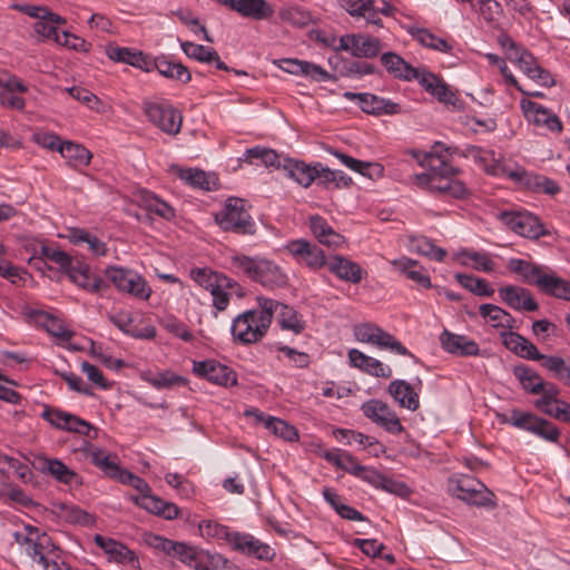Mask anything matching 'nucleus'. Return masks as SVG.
<instances>
[{
    "label": "nucleus",
    "instance_id": "nucleus-37",
    "mask_svg": "<svg viewBox=\"0 0 570 570\" xmlns=\"http://www.w3.org/2000/svg\"><path fill=\"white\" fill-rule=\"evenodd\" d=\"M381 62L390 75L394 78L411 81L420 77L421 70L412 67L401 56L394 52H385L381 57Z\"/></svg>",
    "mask_w": 570,
    "mask_h": 570
},
{
    "label": "nucleus",
    "instance_id": "nucleus-46",
    "mask_svg": "<svg viewBox=\"0 0 570 570\" xmlns=\"http://www.w3.org/2000/svg\"><path fill=\"white\" fill-rule=\"evenodd\" d=\"M283 158L275 150L255 146L245 150L243 160L257 165L258 161L265 167L282 169Z\"/></svg>",
    "mask_w": 570,
    "mask_h": 570
},
{
    "label": "nucleus",
    "instance_id": "nucleus-25",
    "mask_svg": "<svg viewBox=\"0 0 570 570\" xmlns=\"http://www.w3.org/2000/svg\"><path fill=\"white\" fill-rule=\"evenodd\" d=\"M69 279L78 287L89 293H97L106 288L105 282L90 272L89 265L81 262H71L66 269Z\"/></svg>",
    "mask_w": 570,
    "mask_h": 570
},
{
    "label": "nucleus",
    "instance_id": "nucleus-11",
    "mask_svg": "<svg viewBox=\"0 0 570 570\" xmlns=\"http://www.w3.org/2000/svg\"><path fill=\"white\" fill-rule=\"evenodd\" d=\"M142 109L148 120L164 132L175 136L180 131L183 116L170 101H145Z\"/></svg>",
    "mask_w": 570,
    "mask_h": 570
},
{
    "label": "nucleus",
    "instance_id": "nucleus-48",
    "mask_svg": "<svg viewBox=\"0 0 570 570\" xmlns=\"http://www.w3.org/2000/svg\"><path fill=\"white\" fill-rule=\"evenodd\" d=\"M41 471L43 473L50 474L58 482L65 484H73L79 482L78 474L58 459L45 458L42 460Z\"/></svg>",
    "mask_w": 570,
    "mask_h": 570
},
{
    "label": "nucleus",
    "instance_id": "nucleus-27",
    "mask_svg": "<svg viewBox=\"0 0 570 570\" xmlns=\"http://www.w3.org/2000/svg\"><path fill=\"white\" fill-rule=\"evenodd\" d=\"M426 92L444 105L455 106L458 97L455 92L436 75L422 70L416 79Z\"/></svg>",
    "mask_w": 570,
    "mask_h": 570
},
{
    "label": "nucleus",
    "instance_id": "nucleus-10",
    "mask_svg": "<svg viewBox=\"0 0 570 570\" xmlns=\"http://www.w3.org/2000/svg\"><path fill=\"white\" fill-rule=\"evenodd\" d=\"M269 325L266 318L256 315L254 311H245L233 320L232 335L234 341L249 345L259 342L267 333Z\"/></svg>",
    "mask_w": 570,
    "mask_h": 570
},
{
    "label": "nucleus",
    "instance_id": "nucleus-44",
    "mask_svg": "<svg viewBox=\"0 0 570 570\" xmlns=\"http://www.w3.org/2000/svg\"><path fill=\"white\" fill-rule=\"evenodd\" d=\"M59 154L73 169L87 167L92 158L91 153L85 146L72 141H65Z\"/></svg>",
    "mask_w": 570,
    "mask_h": 570
},
{
    "label": "nucleus",
    "instance_id": "nucleus-21",
    "mask_svg": "<svg viewBox=\"0 0 570 570\" xmlns=\"http://www.w3.org/2000/svg\"><path fill=\"white\" fill-rule=\"evenodd\" d=\"M193 371L199 377H204L217 385L233 386L237 383L236 373L227 365L214 360L195 362Z\"/></svg>",
    "mask_w": 570,
    "mask_h": 570
},
{
    "label": "nucleus",
    "instance_id": "nucleus-51",
    "mask_svg": "<svg viewBox=\"0 0 570 570\" xmlns=\"http://www.w3.org/2000/svg\"><path fill=\"white\" fill-rule=\"evenodd\" d=\"M543 175L528 171L521 166L514 165L508 171V179L512 180L517 186L528 189L532 193H538Z\"/></svg>",
    "mask_w": 570,
    "mask_h": 570
},
{
    "label": "nucleus",
    "instance_id": "nucleus-52",
    "mask_svg": "<svg viewBox=\"0 0 570 570\" xmlns=\"http://www.w3.org/2000/svg\"><path fill=\"white\" fill-rule=\"evenodd\" d=\"M37 322L52 336L57 337L61 342H68L71 336L72 332L67 328L65 323L56 317L55 315L47 313V312H40L37 315Z\"/></svg>",
    "mask_w": 570,
    "mask_h": 570
},
{
    "label": "nucleus",
    "instance_id": "nucleus-7",
    "mask_svg": "<svg viewBox=\"0 0 570 570\" xmlns=\"http://www.w3.org/2000/svg\"><path fill=\"white\" fill-rule=\"evenodd\" d=\"M105 277L115 288L140 301H148L153 289L138 272L117 265L107 266Z\"/></svg>",
    "mask_w": 570,
    "mask_h": 570
},
{
    "label": "nucleus",
    "instance_id": "nucleus-64",
    "mask_svg": "<svg viewBox=\"0 0 570 570\" xmlns=\"http://www.w3.org/2000/svg\"><path fill=\"white\" fill-rule=\"evenodd\" d=\"M198 570H237V568L225 557L219 553H210L205 551L200 556Z\"/></svg>",
    "mask_w": 570,
    "mask_h": 570
},
{
    "label": "nucleus",
    "instance_id": "nucleus-13",
    "mask_svg": "<svg viewBox=\"0 0 570 570\" xmlns=\"http://www.w3.org/2000/svg\"><path fill=\"white\" fill-rule=\"evenodd\" d=\"M499 218L515 234L537 239L547 234L538 217L527 212H501Z\"/></svg>",
    "mask_w": 570,
    "mask_h": 570
},
{
    "label": "nucleus",
    "instance_id": "nucleus-60",
    "mask_svg": "<svg viewBox=\"0 0 570 570\" xmlns=\"http://www.w3.org/2000/svg\"><path fill=\"white\" fill-rule=\"evenodd\" d=\"M514 374L529 393L539 394L543 389V380L534 370L528 366H515Z\"/></svg>",
    "mask_w": 570,
    "mask_h": 570
},
{
    "label": "nucleus",
    "instance_id": "nucleus-17",
    "mask_svg": "<svg viewBox=\"0 0 570 570\" xmlns=\"http://www.w3.org/2000/svg\"><path fill=\"white\" fill-rule=\"evenodd\" d=\"M338 49L357 58H374L380 53L382 43L377 38L363 33L345 35L340 38Z\"/></svg>",
    "mask_w": 570,
    "mask_h": 570
},
{
    "label": "nucleus",
    "instance_id": "nucleus-56",
    "mask_svg": "<svg viewBox=\"0 0 570 570\" xmlns=\"http://www.w3.org/2000/svg\"><path fill=\"white\" fill-rule=\"evenodd\" d=\"M200 535L207 540H215L218 543H228L233 532L226 525L213 520H203L198 524Z\"/></svg>",
    "mask_w": 570,
    "mask_h": 570
},
{
    "label": "nucleus",
    "instance_id": "nucleus-28",
    "mask_svg": "<svg viewBox=\"0 0 570 570\" xmlns=\"http://www.w3.org/2000/svg\"><path fill=\"white\" fill-rule=\"evenodd\" d=\"M350 365L360 371L375 376L389 379L392 376V368L377 358L366 355L357 348H351L347 353Z\"/></svg>",
    "mask_w": 570,
    "mask_h": 570
},
{
    "label": "nucleus",
    "instance_id": "nucleus-45",
    "mask_svg": "<svg viewBox=\"0 0 570 570\" xmlns=\"http://www.w3.org/2000/svg\"><path fill=\"white\" fill-rule=\"evenodd\" d=\"M503 343L517 355L531 361H539L541 353L537 346L518 333L509 332L504 335Z\"/></svg>",
    "mask_w": 570,
    "mask_h": 570
},
{
    "label": "nucleus",
    "instance_id": "nucleus-47",
    "mask_svg": "<svg viewBox=\"0 0 570 570\" xmlns=\"http://www.w3.org/2000/svg\"><path fill=\"white\" fill-rule=\"evenodd\" d=\"M455 258L463 266H471L476 271L489 273L494 269V262L488 253L476 252L468 248L460 249Z\"/></svg>",
    "mask_w": 570,
    "mask_h": 570
},
{
    "label": "nucleus",
    "instance_id": "nucleus-58",
    "mask_svg": "<svg viewBox=\"0 0 570 570\" xmlns=\"http://www.w3.org/2000/svg\"><path fill=\"white\" fill-rule=\"evenodd\" d=\"M455 279L462 287L478 296L491 297L494 294V288L483 278L458 273L455 274Z\"/></svg>",
    "mask_w": 570,
    "mask_h": 570
},
{
    "label": "nucleus",
    "instance_id": "nucleus-15",
    "mask_svg": "<svg viewBox=\"0 0 570 570\" xmlns=\"http://www.w3.org/2000/svg\"><path fill=\"white\" fill-rule=\"evenodd\" d=\"M41 417L58 430L90 436L91 424L81 417L57 407L46 406Z\"/></svg>",
    "mask_w": 570,
    "mask_h": 570
},
{
    "label": "nucleus",
    "instance_id": "nucleus-16",
    "mask_svg": "<svg viewBox=\"0 0 570 570\" xmlns=\"http://www.w3.org/2000/svg\"><path fill=\"white\" fill-rule=\"evenodd\" d=\"M285 248L297 263L313 271L326 266L327 259L324 252L306 239L299 238L291 240Z\"/></svg>",
    "mask_w": 570,
    "mask_h": 570
},
{
    "label": "nucleus",
    "instance_id": "nucleus-63",
    "mask_svg": "<svg viewBox=\"0 0 570 570\" xmlns=\"http://www.w3.org/2000/svg\"><path fill=\"white\" fill-rule=\"evenodd\" d=\"M462 3H468L472 10L478 11L482 18L491 22L500 16L502 8L497 0H459Z\"/></svg>",
    "mask_w": 570,
    "mask_h": 570
},
{
    "label": "nucleus",
    "instance_id": "nucleus-30",
    "mask_svg": "<svg viewBox=\"0 0 570 570\" xmlns=\"http://www.w3.org/2000/svg\"><path fill=\"white\" fill-rule=\"evenodd\" d=\"M106 55L112 61L127 63L150 72V58L140 50L109 45L106 47Z\"/></svg>",
    "mask_w": 570,
    "mask_h": 570
},
{
    "label": "nucleus",
    "instance_id": "nucleus-18",
    "mask_svg": "<svg viewBox=\"0 0 570 570\" xmlns=\"http://www.w3.org/2000/svg\"><path fill=\"white\" fill-rule=\"evenodd\" d=\"M155 547L169 556L176 557L179 561L195 570L199 569L200 556L205 553L204 550H198L193 546L163 537H155Z\"/></svg>",
    "mask_w": 570,
    "mask_h": 570
},
{
    "label": "nucleus",
    "instance_id": "nucleus-8",
    "mask_svg": "<svg viewBox=\"0 0 570 570\" xmlns=\"http://www.w3.org/2000/svg\"><path fill=\"white\" fill-rule=\"evenodd\" d=\"M499 420L503 424L530 432L548 442L557 443L560 438V430L553 423L529 412L513 409L509 414L499 415Z\"/></svg>",
    "mask_w": 570,
    "mask_h": 570
},
{
    "label": "nucleus",
    "instance_id": "nucleus-62",
    "mask_svg": "<svg viewBox=\"0 0 570 570\" xmlns=\"http://www.w3.org/2000/svg\"><path fill=\"white\" fill-rule=\"evenodd\" d=\"M414 38L424 47L440 51L451 52L453 49L452 43L448 40L440 38L429 31L428 29H417L414 33Z\"/></svg>",
    "mask_w": 570,
    "mask_h": 570
},
{
    "label": "nucleus",
    "instance_id": "nucleus-29",
    "mask_svg": "<svg viewBox=\"0 0 570 570\" xmlns=\"http://www.w3.org/2000/svg\"><path fill=\"white\" fill-rule=\"evenodd\" d=\"M326 267L338 279L352 284H358L364 276V271L357 263L341 255L330 257Z\"/></svg>",
    "mask_w": 570,
    "mask_h": 570
},
{
    "label": "nucleus",
    "instance_id": "nucleus-20",
    "mask_svg": "<svg viewBox=\"0 0 570 570\" xmlns=\"http://www.w3.org/2000/svg\"><path fill=\"white\" fill-rule=\"evenodd\" d=\"M421 389L420 379H416L413 384L405 380H393L389 384L387 392L401 407L414 412L420 407Z\"/></svg>",
    "mask_w": 570,
    "mask_h": 570
},
{
    "label": "nucleus",
    "instance_id": "nucleus-9",
    "mask_svg": "<svg viewBox=\"0 0 570 570\" xmlns=\"http://www.w3.org/2000/svg\"><path fill=\"white\" fill-rule=\"evenodd\" d=\"M353 333L357 342L366 343L397 355L413 357V354L394 335L374 323L356 324Z\"/></svg>",
    "mask_w": 570,
    "mask_h": 570
},
{
    "label": "nucleus",
    "instance_id": "nucleus-24",
    "mask_svg": "<svg viewBox=\"0 0 570 570\" xmlns=\"http://www.w3.org/2000/svg\"><path fill=\"white\" fill-rule=\"evenodd\" d=\"M515 62L519 69L538 85L547 88L556 85L551 72L542 68L530 51L522 49L515 58Z\"/></svg>",
    "mask_w": 570,
    "mask_h": 570
},
{
    "label": "nucleus",
    "instance_id": "nucleus-34",
    "mask_svg": "<svg viewBox=\"0 0 570 570\" xmlns=\"http://www.w3.org/2000/svg\"><path fill=\"white\" fill-rule=\"evenodd\" d=\"M282 169L287 177L296 181L302 187H309L317 177L315 165H308L294 158H283Z\"/></svg>",
    "mask_w": 570,
    "mask_h": 570
},
{
    "label": "nucleus",
    "instance_id": "nucleus-57",
    "mask_svg": "<svg viewBox=\"0 0 570 570\" xmlns=\"http://www.w3.org/2000/svg\"><path fill=\"white\" fill-rule=\"evenodd\" d=\"M179 177L187 185L203 190H212L215 186V179L207 173L197 168L181 169Z\"/></svg>",
    "mask_w": 570,
    "mask_h": 570
},
{
    "label": "nucleus",
    "instance_id": "nucleus-53",
    "mask_svg": "<svg viewBox=\"0 0 570 570\" xmlns=\"http://www.w3.org/2000/svg\"><path fill=\"white\" fill-rule=\"evenodd\" d=\"M410 248L412 252L435 262H443L446 256L445 249L438 247L431 239L424 236L412 237Z\"/></svg>",
    "mask_w": 570,
    "mask_h": 570
},
{
    "label": "nucleus",
    "instance_id": "nucleus-54",
    "mask_svg": "<svg viewBox=\"0 0 570 570\" xmlns=\"http://www.w3.org/2000/svg\"><path fill=\"white\" fill-rule=\"evenodd\" d=\"M140 204L147 212L164 219L169 220L175 216V209L153 193L144 191L140 197Z\"/></svg>",
    "mask_w": 570,
    "mask_h": 570
},
{
    "label": "nucleus",
    "instance_id": "nucleus-33",
    "mask_svg": "<svg viewBox=\"0 0 570 570\" xmlns=\"http://www.w3.org/2000/svg\"><path fill=\"white\" fill-rule=\"evenodd\" d=\"M281 68L295 76H304L317 82L328 81L332 76L324 68L313 62L298 59H284Z\"/></svg>",
    "mask_w": 570,
    "mask_h": 570
},
{
    "label": "nucleus",
    "instance_id": "nucleus-43",
    "mask_svg": "<svg viewBox=\"0 0 570 570\" xmlns=\"http://www.w3.org/2000/svg\"><path fill=\"white\" fill-rule=\"evenodd\" d=\"M87 458L107 475L118 479L119 473L124 470L117 464L115 456L107 453L105 450L94 446L92 444L86 445Z\"/></svg>",
    "mask_w": 570,
    "mask_h": 570
},
{
    "label": "nucleus",
    "instance_id": "nucleus-39",
    "mask_svg": "<svg viewBox=\"0 0 570 570\" xmlns=\"http://www.w3.org/2000/svg\"><path fill=\"white\" fill-rule=\"evenodd\" d=\"M230 9L254 20H265L274 14V8L266 0H235Z\"/></svg>",
    "mask_w": 570,
    "mask_h": 570
},
{
    "label": "nucleus",
    "instance_id": "nucleus-32",
    "mask_svg": "<svg viewBox=\"0 0 570 570\" xmlns=\"http://www.w3.org/2000/svg\"><path fill=\"white\" fill-rule=\"evenodd\" d=\"M508 269L521 277L522 282L540 287V279L544 278L549 267L534 264L521 258H510L507 263Z\"/></svg>",
    "mask_w": 570,
    "mask_h": 570
},
{
    "label": "nucleus",
    "instance_id": "nucleus-14",
    "mask_svg": "<svg viewBox=\"0 0 570 570\" xmlns=\"http://www.w3.org/2000/svg\"><path fill=\"white\" fill-rule=\"evenodd\" d=\"M520 106L525 119L535 127L543 128L552 134H560L562 131V121L551 109L527 99H522Z\"/></svg>",
    "mask_w": 570,
    "mask_h": 570
},
{
    "label": "nucleus",
    "instance_id": "nucleus-38",
    "mask_svg": "<svg viewBox=\"0 0 570 570\" xmlns=\"http://www.w3.org/2000/svg\"><path fill=\"white\" fill-rule=\"evenodd\" d=\"M157 70L161 76L187 83L191 79L190 71L180 62L166 57L150 59V72Z\"/></svg>",
    "mask_w": 570,
    "mask_h": 570
},
{
    "label": "nucleus",
    "instance_id": "nucleus-42",
    "mask_svg": "<svg viewBox=\"0 0 570 570\" xmlns=\"http://www.w3.org/2000/svg\"><path fill=\"white\" fill-rule=\"evenodd\" d=\"M539 289L558 299L570 302V282L558 276L556 272L549 268L544 278L540 279Z\"/></svg>",
    "mask_w": 570,
    "mask_h": 570
},
{
    "label": "nucleus",
    "instance_id": "nucleus-5",
    "mask_svg": "<svg viewBox=\"0 0 570 570\" xmlns=\"http://www.w3.org/2000/svg\"><path fill=\"white\" fill-rule=\"evenodd\" d=\"M451 495L476 507H494V494L478 479L469 474H453L449 478Z\"/></svg>",
    "mask_w": 570,
    "mask_h": 570
},
{
    "label": "nucleus",
    "instance_id": "nucleus-12",
    "mask_svg": "<svg viewBox=\"0 0 570 570\" xmlns=\"http://www.w3.org/2000/svg\"><path fill=\"white\" fill-rule=\"evenodd\" d=\"M361 410L365 417L390 434H401L404 431L396 412L385 402L371 399L364 402Z\"/></svg>",
    "mask_w": 570,
    "mask_h": 570
},
{
    "label": "nucleus",
    "instance_id": "nucleus-3",
    "mask_svg": "<svg viewBox=\"0 0 570 570\" xmlns=\"http://www.w3.org/2000/svg\"><path fill=\"white\" fill-rule=\"evenodd\" d=\"M443 151L450 153V148L442 142H436L430 157L435 156L440 160V168L433 167L429 173L414 175L413 184L443 197L463 198L466 195V188L462 181L451 176L454 169L446 165Z\"/></svg>",
    "mask_w": 570,
    "mask_h": 570
},
{
    "label": "nucleus",
    "instance_id": "nucleus-22",
    "mask_svg": "<svg viewBox=\"0 0 570 570\" xmlns=\"http://www.w3.org/2000/svg\"><path fill=\"white\" fill-rule=\"evenodd\" d=\"M466 157H470L479 165L487 174L492 176L508 178V171L513 166L502 163L501 157L497 156L494 150L484 149L478 146H470L466 148Z\"/></svg>",
    "mask_w": 570,
    "mask_h": 570
},
{
    "label": "nucleus",
    "instance_id": "nucleus-36",
    "mask_svg": "<svg viewBox=\"0 0 570 570\" xmlns=\"http://www.w3.org/2000/svg\"><path fill=\"white\" fill-rule=\"evenodd\" d=\"M391 265L419 287L425 289L432 287L431 278L426 269L420 265L419 262L407 257H401L391 261Z\"/></svg>",
    "mask_w": 570,
    "mask_h": 570
},
{
    "label": "nucleus",
    "instance_id": "nucleus-2",
    "mask_svg": "<svg viewBox=\"0 0 570 570\" xmlns=\"http://www.w3.org/2000/svg\"><path fill=\"white\" fill-rule=\"evenodd\" d=\"M230 269L268 289L284 288L288 284L286 272L275 261L262 256H248L234 252L228 257Z\"/></svg>",
    "mask_w": 570,
    "mask_h": 570
},
{
    "label": "nucleus",
    "instance_id": "nucleus-35",
    "mask_svg": "<svg viewBox=\"0 0 570 570\" xmlns=\"http://www.w3.org/2000/svg\"><path fill=\"white\" fill-rule=\"evenodd\" d=\"M308 228L317 242L327 247H340L344 237L335 232L327 220L320 215H312L308 219Z\"/></svg>",
    "mask_w": 570,
    "mask_h": 570
},
{
    "label": "nucleus",
    "instance_id": "nucleus-59",
    "mask_svg": "<svg viewBox=\"0 0 570 570\" xmlns=\"http://www.w3.org/2000/svg\"><path fill=\"white\" fill-rule=\"evenodd\" d=\"M278 323L282 328L292 331L296 334H299L305 330V321L303 320V316L293 307L284 304L281 306L278 312Z\"/></svg>",
    "mask_w": 570,
    "mask_h": 570
},
{
    "label": "nucleus",
    "instance_id": "nucleus-23",
    "mask_svg": "<svg viewBox=\"0 0 570 570\" xmlns=\"http://www.w3.org/2000/svg\"><path fill=\"white\" fill-rule=\"evenodd\" d=\"M439 341L441 347L449 354L459 357H469V356H478L480 355V346L479 344L468 337L466 335H460L452 333L448 330H444L440 336Z\"/></svg>",
    "mask_w": 570,
    "mask_h": 570
},
{
    "label": "nucleus",
    "instance_id": "nucleus-40",
    "mask_svg": "<svg viewBox=\"0 0 570 570\" xmlns=\"http://www.w3.org/2000/svg\"><path fill=\"white\" fill-rule=\"evenodd\" d=\"M184 53L199 62L215 65L218 70H228V67L220 60L217 51L212 47L194 43L190 41L181 42Z\"/></svg>",
    "mask_w": 570,
    "mask_h": 570
},
{
    "label": "nucleus",
    "instance_id": "nucleus-6",
    "mask_svg": "<svg viewBox=\"0 0 570 570\" xmlns=\"http://www.w3.org/2000/svg\"><path fill=\"white\" fill-rule=\"evenodd\" d=\"M215 222L225 232L243 235L255 233V222L246 208V202L237 197H229L224 207L215 214Z\"/></svg>",
    "mask_w": 570,
    "mask_h": 570
},
{
    "label": "nucleus",
    "instance_id": "nucleus-31",
    "mask_svg": "<svg viewBox=\"0 0 570 570\" xmlns=\"http://www.w3.org/2000/svg\"><path fill=\"white\" fill-rule=\"evenodd\" d=\"M94 542L109 557L110 560L117 563L130 566H136L138 563L137 556L134 551L111 538L96 534Z\"/></svg>",
    "mask_w": 570,
    "mask_h": 570
},
{
    "label": "nucleus",
    "instance_id": "nucleus-41",
    "mask_svg": "<svg viewBox=\"0 0 570 570\" xmlns=\"http://www.w3.org/2000/svg\"><path fill=\"white\" fill-rule=\"evenodd\" d=\"M361 109L370 115L381 116V115H397L402 112V107L400 104L394 102L391 99L379 97L373 94L365 92L363 97V104Z\"/></svg>",
    "mask_w": 570,
    "mask_h": 570
},
{
    "label": "nucleus",
    "instance_id": "nucleus-49",
    "mask_svg": "<svg viewBox=\"0 0 570 570\" xmlns=\"http://www.w3.org/2000/svg\"><path fill=\"white\" fill-rule=\"evenodd\" d=\"M479 313L492 327L495 328H512L513 317L498 305L482 304L479 307Z\"/></svg>",
    "mask_w": 570,
    "mask_h": 570
},
{
    "label": "nucleus",
    "instance_id": "nucleus-55",
    "mask_svg": "<svg viewBox=\"0 0 570 570\" xmlns=\"http://www.w3.org/2000/svg\"><path fill=\"white\" fill-rule=\"evenodd\" d=\"M65 22L66 20L62 17L50 11L49 14H46V18L35 22L33 30L42 39H51L56 42L57 36L61 33L57 27Z\"/></svg>",
    "mask_w": 570,
    "mask_h": 570
},
{
    "label": "nucleus",
    "instance_id": "nucleus-4",
    "mask_svg": "<svg viewBox=\"0 0 570 570\" xmlns=\"http://www.w3.org/2000/svg\"><path fill=\"white\" fill-rule=\"evenodd\" d=\"M118 480L122 484L130 485L139 492L138 495H132L130 498L137 507L166 520H175L178 518L179 508L175 503L164 501L161 498L154 495L151 493V488L142 478L130 471L124 470L119 473Z\"/></svg>",
    "mask_w": 570,
    "mask_h": 570
},
{
    "label": "nucleus",
    "instance_id": "nucleus-50",
    "mask_svg": "<svg viewBox=\"0 0 570 570\" xmlns=\"http://www.w3.org/2000/svg\"><path fill=\"white\" fill-rule=\"evenodd\" d=\"M142 380L157 390H168L175 386L187 384V380L171 371L147 372L142 374Z\"/></svg>",
    "mask_w": 570,
    "mask_h": 570
},
{
    "label": "nucleus",
    "instance_id": "nucleus-1",
    "mask_svg": "<svg viewBox=\"0 0 570 570\" xmlns=\"http://www.w3.org/2000/svg\"><path fill=\"white\" fill-rule=\"evenodd\" d=\"M13 538L20 553L29 558L32 564L42 570H71V566L63 559L61 548L40 528L24 524L13 533Z\"/></svg>",
    "mask_w": 570,
    "mask_h": 570
},
{
    "label": "nucleus",
    "instance_id": "nucleus-26",
    "mask_svg": "<svg viewBox=\"0 0 570 570\" xmlns=\"http://www.w3.org/2000/svg\"><path fill=\"white\" fill-rule=\"evenodd\" d=\"M499 296L504 304L515 311L533 312L539 308L529 289L514 285H508L498 289Z\"/></svg>",
    "mask_w": 570,
    "mask_h": 570
},
{
    "label": "nucleus",
    "instance_id": "nucleus-19",
    "mask_svg": "<svg viewBox=\"0 0 570 570\" xmlns=\"http://www.w3.org/2000/svg\"><path fill=\"white\" fill-rule=\"evenodd\" d=\"M229 546L237 552L259 560L268 561L275 557V550L269 544L249 533L233 532Z\"/></svg>",
    "mask_w": 570,
    "mask_h": 570
},
{
    "label": "nucleus",
    "instance_id": "nucleus-61",
    "mask_svg": "<svg viewBox=\"0 0 570 570\" xmlns=\"http://www.w3.org/2000/svg\"><path fill=\"white\" fill-rule=\"evenodd\" d=\"M266 429L286 442H295L299 438L298 431L294 425L276 416L266 422Z\"/></svg>",
    "mask_w": 570,
    "mask_h": 570
}]
</instances>
